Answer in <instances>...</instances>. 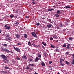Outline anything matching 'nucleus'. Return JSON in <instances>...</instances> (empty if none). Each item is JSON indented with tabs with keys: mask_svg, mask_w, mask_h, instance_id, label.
<instances>
[{
	"mask_svg": "<svg viewBox=\"0 0 74 74\" xmlns=\"http://www.w3.org/2000/svg\"><path fill=\"white\" fill-rule=\"evenodd\" d=\"M31 34L32 35V36L35 38H37L38 37V36L34 32H32L31 33Z\"/></svg>",
	"mask_w": 74,
	"mask_h": 74,
	"instance_id": "3",
	"label": "nucleus"
},
{
	"mask_svg": "<svg viewBox=\"0 0 74 74\" xmlns=\"http://www.w3.org/2000/svg\"><path fill=\"white\" fill-rule=\"evenodd\" d=\"M29 69H30V70H32V69H33V68H32L31 67H29Z\"/></svg>",
	"mask_w": 74,
	"mask_h": 74,
	"instance_id": "47",
	"label": "nucleus"
},
{
	"mask_svg": "<svg viewBox=\"0 0 74 74\" xmlns=\"http://www.w3.org/2000/svg\"><path fill=\"white\" fill-rule=\"evenodd\" d=\"M38 56L40 58H41V54H39L38 55Z\"/></svg>",
	"mask_w": 74,
	"mask_h": 74,
	"instance_id": "39",
	"label": "nucleus"
},
{
	"mask_svg": "<svg viewBox=\"0 0 74 74\" xmlns=\"http://www.w3.org/2000/svg\"><path fill=\"white\" fill-rule=\"evenodd\" d=\"M28 45L29 46V47H31L32 46V45L30 41L28 43Z\"/></svg>",
	"mask_w": 74,
	"mask_h": 74,
	"instance_id": "9",
	"label": "nucleus"
},
{
	"mask_svg": "<svg viewBox=\"0 0 74 74\" xmlns=\"http://www.w3.org/2000/svg\"><path fill=\"white\" fill-rule=\"evenodd\" d=\"M52 62L51 61H50L49 62V63L50 64H51Z\"/></svg>",
	"mask_w": 74,
	"mask_h": 74,
	"instance_id": "43",
	"label": "nucleus"
},
{
	"mask_svg": "<svg viewBox=\"0 0 74 74\" xmlns=\"http://www.w3.org/2000/svg\"><path fill=\"white\" fill-rule=\"evenodd\" d=\"M20 36V35H17L16 36V37H17V39H19V37Z\"/></svg>",
	"mask_w": 74,
	"mask_h": 74,
	"instance_id": "25",
	"label": "nucleus"
},
{
	"mask_svg": "<svg viewBox=\"0 0 74 74\" xmlns=\"http://www.w3.org/2000/svg\"><path fill=\"white\" fill-rule=\"evenodd\" d=\"M71 8V7H70V6H65V8Z\"/></svg>",
	"mask_w": 74,
	"mask_h": 74,
	"instance_id": "34",
	"label": "nucleus"
},
{
	"mask_svg": "<svg viewBox=\"0 0 74 74\" xmlns=\"http://www.w3.org/2000/svg\"><path fill=\"white\" fill-rule=\"evenodd\" d=\"M34 47H35L36 48H39V47H40V46L39 45H35V46H34Z\"/></svg>",
	"mask_w": 74,
	"mask_h": 74,
	"instance_id": "13",
	"label": "nucleus"
},
{
	"mask_svg": "<svg viewBox=\"0 0 74 74\" xmlns=\"http://www.w3.org/2000/svg\"><path fill=\"white\" fill-rule=\"evenodd\" d=\"M5 69H8V67H7V66H6V67H5Z\"/></svg>",
	"mask_w": 74,
	"mask_h": 74,
	"instance_id": "62",
	"label": "nucleus"
},
{
	"mask_svg": "<svg viewBox=\"0 0 74 74\" xmlns=\"http://www.w3.org/2000/svg\"><path fill=\"white\" fill-rule=\"evenodd\" d=\"M57 74H60V73L59 72H58V73H57Z\"/></svg>",
	"mask_w": 74,
	"mask_h": 74,
	"instance_id": "64",
	"label": "nucleus"
},
{
	"mask_svg": "<svg viewBox=\"0 0 74 74\" xmlns=\"http://www.w3.org/2000/svg\"><path fill=\"white\" fill-rule=\"evenodd\" d=\"M71 64L72 65L74 64V58L73 59V60L71 62Z\"/></svg>",
	"mask_w": 74,
	"mask_h": 74,
	"instance_id": "22",
	"label": "nucleus"
},
{
	"mask_svg": "<svg viewBox=\"0 0 74 74\" xmlns=\"http://www.w3.org/2000/svg\"><path fill=\"white\" fill-rule=\"evenodd\" d=\"M5 52H7L8 53V52H10V51L8 49H6Z\"/></svg>",
	"mask_w": 74,
	"mask_h": 74,
	"instance_id": "29",
	"label": "nucleus"
},
{
	"mask_svg": "<svg viewBox=\"0 0 74 74\" xmlns=\"http://www.w3.org/2000/svg\"><path fill=\"white\" fill-rule=\"evenodd\" d=\"M56 52H59L60 51V50L59 49H56Z\"/></svg>",
	"mask_w": 74,
	"mask_h": 74,
	"instance_id": "23",
	"label": "nucleus"
},
{
	"mask_svg": "<svg viewBox=\"0 0 74 74\" xmlns=\"http://www.w3.org/2000/svg\"><path fill=\"white\" fill-rule=\"evenodd\" d=\"M64 61V60L63 59L61 58L60 60V63H62Z\"/></svg>",
	"mask_w": 74,
	"mask_h": 74,
	"instance_id": "10",
	"label": "nucleus"
},
{
	"mask_svg": "<svg viewBox=\"0 0 74 74\" xmlns=\"http://www.w3.org/2000/svg\"><path fill=\"white\" fill-rule=\"evenodd\" d=\"M3 45L4 47H7V44H4Z\"/></svg>",
	"mask_w": 74,
	"mask_h": 74,
	"instance_id": "35",
	"label": "nucleus"
},
{
	"mask_svg": "<svg viewBox=\"0 0 74 74\" xmlns=\"http://www.w3.org/2000/svg\"><path fill=\"white\" fill-rule=\"evenodd\" d=\"M17 10L16 12V14H18V13L19 12V10Z\"/></svg>",
	"mask_w": 74,
	"mask_h": 74,
	"instance_id": "50",
	"label": "nucleus"
},
{
	"mask_svg": "<svg viewBox=\"0 0 74 74\" xmlns=\"http://www.w3.org/2000/svg\"><path fill=\"white\" fill-rule=\"evenodd\" d=\"M66 45L65 43H64L63 45V47L66 48Z\"/></svg>",
	"mask_w": 74,
	"mask_h": 74,
	"instance_id": "14",
	"label": "nucleus"
},
{
	"mask_svg": "<svg viewBox=\"0 0 74 74\" xmlns=\"http://www.w3.org/2000/svg\"><path fill=\"white\" fill-rule=\"evenodd\" d=\"M42 48L43 49H45V47L44 46H42Z\"/></svg>",
	"mask_w": 74,
	"mask_h": 74,
	"instance_id": "59",
	"label": "nucleus"
},
{
	"mask_svg": "<svg viewBox=\"0 0 74 74\" xmlns=\"http://www.w3.org/2000/svg\"><path fill=\"white\" fill-rule=\"evenodd\" d=\"M51 19H49L48 20V21L49 22H51Z\"/></svg>",
	"mask_w": 74,
	"mask_h": 74,
	"instance_id": "53",
	"label": "nucleus"
},
{
	"mask_svg": "<svg viewBox=\"0 0 74 74\" xmlns=\"http://www.w3.org/2000/svg\"><path fill=\"white\" fill-rule=\"evenodd\" d=\"M36 25L37 26H39V25H40V24L38 22V23H36Z\"/></svg>",
	"mask_w": 74,
	"mask_h": 74,
	"instance_id": "28",
	"label": "nucleus"
},
{
	"mask_svg": "<svg viewBox=\"0 0 74 74\" xmlns=\"http://www.w3.org/2000/svg\"><path fill=\"white\" fill-rule=\"evenodd\" d=\"M32 45H33V46H34L35 45V44L34 43H32Z\"/></svg>",
	"mask_w": 74,
	"mask_h": 74,
	"instance_id": "54",
	"label": "nucleus"
},
{
	"mask_svg": "<svg viewBox=\"0 0 74 74\" xmlns=\"http://www.w3.org/2000/svg\"><path fill=\"white\" fill-rule=\"evenodd\" d=\"M69 53L68 52H66V55H69Z\"/></svg>",
	"mask_w": 74,
	"mask_h": 74,
	"instance_id": "45",
	"label": "nucleus"
},
{
	"mask_svg": "<svg viewBox=\"0 0 74 74\" xmlns=\"http://www.w3.org/2000/svg\"><path fill=\"white\" fill-rule=\"evenodd\" d=\"M23 36H21V37L20 38V40H22L23 39Z\"/></svg>",
	"mask_w": 74,
	"mask_h": 74,
	"instance_id": "21",
	"label": "nucleus"
},
{
	"mask_svg": "<svg viewBox=\"0 0 74 74\" xmlns=\"http://www.w3.org/2000/svg\"><path fill=\"white\" fill-rule=\"evenodd\" d=\"M61 12V10H57V14H59Z\"/></svg>",
	"mask_w": 74,
	"mask_h": 74,
	"instance_id": "12",
	"label": "nucleus"
},
{
	"mask_svg": "<svg viewBox=\"0 0 74 74\" xmlns=\"http://www.w3.org/2000/svg\"><path fill=\"white\" fill-rule=\"evenodd\" d=\"M34 74H38V73L36 72H35L34 73Z\"/></svg>",
	"mask_w": 74,
	"mask_h": 74,
	"instance_id": "55",
	"label": "nucleus"
},
{
	"mask_svg": "<svg viewBox=\"0 0 74 74\" xmlns=\"http://www.w3.org/2000/svg\"><path fill=\"white\" fill-rule=\"evenodd\" d=\"M44 45V46H46V43H45Z\"/></svg>",
	"mask_w": 74,
	"mask_h": 74,
	"instance_id": "61",
	"label": "nucleus"
},
{
	"mask_svg": "<svg viewBox=\"0 0 74 74\" xmlns=\"http://www.w3.org/2000/svg\"><path fill=\"white\" fill-rule=\"evenodd\" d=\"M14 15H12V14H11L10 15V17L11 18H12L14 17Z\"/></svg>",
	"mask_w": 74,
	"mask_h": 74,
	"instance_id": "31",
	"label": "nucleus"
},
{
	"mask_svg": "<svg viewBox=\"0 0 74 74\" xmlns=\"http://www.w3.org/2000/svg\"><path fill=\"white\" fill-rule=\"evenodd\" d=\"M69 39L70 40H72V39H73V38H72L71 37H69Z\"/></svg>",
	"mask_w": 74,
	"mask_h": 74,
	"instance_id": "51",
	"label": "nucleus"
},
{
	"mask_svg": "<svg viewBox=\"0 0 74 74\" xmlns=\"http://www.w3.org/2000/svg\"><path fill=\"white\" fill-rule=\"evenodd\" d=\"M52 26V25L51 24H49V25H47V27L48 28H50L51 27V26Z\"/></svg>",
	"mask_w": 74,
	"mask_h": 74,
	"instance_id": "8",
	"label": "nucleus"
},
{
	"mask_svg": "<svg viewBox=\"0 0 74 74\" xmlns=\"http://www.w3.org/2000/svg\"><path fill=\"white\" fill-rule=\"evenodd\" d=\"M70 44H68L66 45V49H70Z\"/></svg>",
	"mask_w": 74,
	"mask_h": 74,
	"instance_id": "5",
	"label": "nucleus"
},
{
	"mask_svg": "<svg viewBox=\"0 0 74 74\" xmlns=\"http://www.w3.org/2000/svg\"><path fill=\"white\" fill-rule=\"evenodd\" d=\"M44 56L45 57H46L47 56V55H46V54L45 53H44Z\"/></svg>",
	"mask_w": 74,
	"mask_h": 74,
	"instance_id": "44",
	"label": "nucleus"
},
{
	"mask_svg": "<svg viewBox=\"0 0 74 74\" xmlns=\"http://www.w3.org/2000/svg\"><path fill=\"white\" fill-rule=\"evenodd\" d=\"M16 23L17 25H18L19 24V22H18V21H16Z\"/></svg>",
	"mask_w": 74,
	"mask_h": 74,
	"instance_id": "32",
	"label": "nucleus"
},
{
	"mask_svg": "<svg viewBox=\"0 0 74 74\" xmlns=\"http://www.w3.org/2000/svg\"><path fill=\"white\" fill-rule=\"evenodd\" d=\"M59 26L60 27H63V25H62V23H60V24Z\"/></svg>",
	"mask_w": 74,
	"mask_h": 74,
	"instance_id": "20",
	"label": "nucleus"
},
{
	"mask_svg": "<svg viewBox=\"0 0 74 74\" xmlns=\"http://www.w3.org/2000/svg\"><path fill=\"white\" fill-rule=\"evenodd\" d=\"M10 52L11 53L12 55L14 54V53L11 50L10 51Z\"/></svg>",
	"mask_w": 74,
	"mask_h": 74,
	"instance_id": "33",
	"label": "nucleus"
},
{
	"mask_svg": "<svg viewBox=\"0 0 74 74\" xmlns=\"http://www.w3.org/2000/svg\"><path fill=\"white\" fill-rule=\"evenodd\" d=\"M72 34H74V31L72 32Z\"/></svg>",
	"mask_w": 74,
	"mask_h": 74,
	"instance_id": "60",
	"label": "nucleus"
},
{
	"mask_svg": "<svg viewBox=\"0 0 74 74\" xmlns=\"http://www.w3.org/2000/svg\"><path fill=\"white\" fill-rule=\"evenodd\" d=\"M40 60V58L38 57L37 56L36 57V59H35V62H38V60Z\"/></svg>",
	"mask_w": 74,
	"mask_h": 74,
	"instance_id": "4",
	"label": "nucleus"
},
{
	"mask_svg": "<svg viewBox=\"0 0 74 74\" xmlns=\"http://www.w3.org/2000/svg\"><path fill=\"white\" fill-rule=\"evenodd\" d=\"M53 37L55 39H57L58 38V37L57 36H56L55 35H54L53 36Z\"/></svg>",
	"mask_w": 74,
	"mask_h": 74,
	"instance_id": "15",
	"label": "nucleus"
},
{
	"mask_svg": "<svg viewBox=\"0 0 74 74\" xmlns=\"http://www.w3.org/2000/svg\"><path fill=\"white\" fill-rule=\"evenodd\" d=\"M53 42H56V41L55 40H53Z\"/></svg>",
	"mask_w": 74,
	"mask_h": 74,
	"instance_id": "57",
	"label": "nucleus"
},
{
	"mask_svg": "<svg viewBox=\"0 0 74 74\" xmlns=\"http://www.w3.org/2000/svg\"><path fill=\"white\" fill-rule=\"evenodd\" d=\"M42 44H43V45H44V44H45V43H44V42H42Z\"/></svg>",
	"mask_w": 74,
	"mask_h": 74,
	"instance_id": "63",
	"label": "nucleus"
},
{
	"mask_svg": "<svg viewBox=\"0 0 74 74\" xmlns=\"http://www.w3.org/2000/svg\"><path fill=\"white\" fill-rule=\"evenodd\" d=\"M32 3H33V4H35L36 3V1H35L34 0H33L32 1Z\"/></svg>",
	"mask_w": 74,
	"mask_h": 74,
	"instance_id": "16",
	"label": "nucleus"
},
{
	"mask_svg": "<svg viewBox=\"0 0 74 74\" xmlns=\"http://www.w3.org/2000/svg\"><path fill=\"white\" fill-rule=\"evenodd\" d=\"M21 45V44L19 43H18L17 44V45Z\"/></svg>",
	"mask_w": 74,
	"mask_h": 74,
	"instance_id": "46",
	"label": "nucleus"
},
{
	"mask_svg": "<svg viewBox=\"0 0 74 74\" xmlns=\"http://www.w3.org/2000/svg\"><path fill=\"white\" fill-rule=\"evenodd\" d=\"M16 59H17V60H20L21 58H20L19 57H17V58Z\"/></svg>",
	"mask_w": 74,
	"mask_h": 74,
	"instance_id": "42",
	"label": "nucleus"
},
{
	"mask_svg": "<svg viewBox=\"0 0 74 74\" xmlns=\"http://www.w3.org/2000/svg\"><path fill=\"white\" fill-rule=\"evenodd\" d=\"M53 10V9H48V10L49 11H51Z\"/></svg>",
	"mask_w": 74,
	"mask_h": 74,
	"instance_id": "27",
	"label": "nucleus"
},
{
	"mask_svg": "<svg viewBox=\"0 0 74 74\" xmlns=\"http://www.w3.org/2000/svg\"><path fill=\"white\" fill-rule=\"evenodd\" d=\"M41 65L43 66H45V65L44 62H41Z\"/></svg>",
	"mask_w": 74,
	"mask_h": 74,
	"instance_id": "19",
	"label": "nucleus"
},
{
	"mask_svg": "<svg viewBox=\"0 0 74 74\" xmlns=\"http://www.w3.org/2000/svg\"><path fill=\"white\" fill-rule=\"evenodd\" d=\"M36 65H34L33 64H29V67H30V66H34V67H36Z\"/></svg>",
	"mask_w": 74,
	"mask_h": 74,
	"instance_id": "7",
	"label": "nucleus"
},
{
	"mask_svg": "<svg viewBox=\"0 0 74 74\" xmlns=\"http://www.w3.org/2000/svg\"><path fill=\"white\" fill-rule=\"evenodd\" d=\"M1 31H2V30L1 29H0V33H1Z\"/></svg>",
	"mask_w": 74,
	"mask_h": 74,
	"instance_id": "56",
	"label": "nucleus"
},
{
	"mask_svg": "<svg viewBox=\"0 0 74 74\" xmlns=\"http://www.w3.org/2000/svg\"><path fill=\"white\" fill-rule=\"evenodd\" d=\"M14 18H15V19H17V15L15 16H14Z\"/></svg>",
	"mask_w": 74,
	"mask_h": 74,
	"instance_id": "36",
	"label": "nucleus"
},
{
	"mask_svg": "<svg viewBox=\"0 0 74 74\" xmlns=\"http://www.w3.org/2000/svg\"><path fill=\"white\" fill-rule=\"evenodd\" d=\"M4 27H6V29H10V27H8V26H7V25H5Z\"/></svg>",
	"mask_w": 74,
	"mask_h": 74,
	"instance_id": "11",
	"label": "nucleus"
},
{
	"mask_svg": "<svg viewBox=\"0 0 74 74\" xmlns=\"http://www.w3.org/2000/svg\"><path fill=\"white\" fill-rule=\"evenodd\" d=\"M50 40H53V38L52 37H51L50 38Z\"/></svg>",
	"mask_w": 74,
	"mask_h": 74,
	"instance_id": "40",
	"label": "nucleus"
},
{
	"mask_svg": "<svg viewBox=\"0 0 74 74\" xmlns=\"http://www.w3.org/2000/svg\"><path fill=\"white\" fill-rule=\"evenodd\" d=\"M2 50H3V51H5V50H6V49H4V48H2Z\"/></svg>",
	"mask_w": 74,
	"mask_h": 74,
	"instance_id": "37",
	"label": "nucleus"
},
{
	"mask_svg": "<svg viewBox=\"0 0 74 74\" xmlns=\"http://www.w3.org/2000/svg\"><path fill=\"white\" fill-rule=\"evenodd\" d=\"M11 39L12 38L10 37V41H11Z\"/></svg>",
	"mask_w": 74,
	"mask_h": 74,
	"instance_id": "58",
	"label": "nucleus"
},
{
	"mask_svg": "<svg viewBox=\"0 0 74 74\" xmlns=\"http://www.w3.org/2000/svg\"><path fill=\"white\" fill-rule=\"evenodd\" d=\"M51 47L52 48H55V45H53L51 44Z\"/></svg>",
	"mask_w": 74,
	"mask_h": 74,
	"instance_id": "17",
	"label": "nucleus"
},
{
	"mask_svg": "<svg viewBox=\"0 0 74 74\" xmlns=\"http://www.w3.org/2000/svg\"><path fill=\"white\" fill-rule=\"evenodd\" d=\"M1 57L2 58V59L4 60V63H7V62H8V60H7V57L4 55H1Z\"/></svg>",
	"mask_w": 74,
	"mask_h": 74,
	"instance_id": "1",
	"label": "nucleus"
},
{
	"mask_svg": "<svg viewBox=\"0 0 74 74\" xmlns=\"http://www.w3.org/2000/svg\"><path fill=\"white\" fill-rule=\"evenodd\" d=\"M29 67H28V66H27V67H26L25 68V69H27V70H28V69H29Z\"/></svg>",
	"mask_w": 74,
	"mask_h": 74,
	"instance_id": "30",
	"label": "nucleus"
},
{
	"mask_svg": "<svg viewBox=\"0 0 74 74\" xmlns=\"http://www.w3.org/2000/svg\"><path fill=\"white\" fill-rule=\"evenodd\" d=\"M25 18L27 19H28L29 18V17L27 16H25Z\"/></svg>",
	"mask_w": 74,
	"mask_h": 74,
	"instance_id": "49",
	"label": "nucleus"
},
{
	"mask_svg": "<svg viewBox=\"0 0 74 74\" xmlns=\"http://www.w3.org/2000/svg\"><path fill=\"white\" fill-rule=\"evenodd\" d=\"M65 62L67 64V65H69V62H68V61H65Z\"/></svg>",
	"mask_w": 74,
	"mask_h": 74,
	"instance_id": "24",
	"label": "nucleus"
},
{
	"mask_svg": "<svg viewBox=\"0 0 74 74\" xmlns=\"http://www.w3.org/2000/svg\"><path fill=\"white\" fill-rule=\"evenodd\" d=\"M55 16L56 17H59V15H58V14H56L55 15Z\"/></svg>",
	"mask_w": 74,
	"mask_h": 74,
	"instance_id": "26",
	"label": "nucleus"
},
{
	"mask_svg": "<svg viewBox=\"0 0 74 74\" xmlns=\"http://www.w3.org/2000/svg\"><path fill=\"white\" fill-rule=\"evenodd\" d=\"M60 65L61 66H64L65 64H64L63 63H61L60 64Z\"/></svg>",
	"mask_w": 74,
	"mask_h": 74,
	"instance_id": "41",
	"label": "nucleus"
},
{
	"mask_svg": "<svg viewBox=\"0 0 74 74\" xmlns=\"http://www.w3.org/2000/svg\"><path fill=\"white\" fill-rule=\"evenodd\" d=\"M24 38L26 39L27 38V35L26 34H24Z\"/></svg>",
	"mask_w": 74,
	"mask_h": 74,
	"instance_id": "18",
	"label": "nucleus"
},
{
	"mask_svg": "<svg viewBox=\"0 0 74 74\" xmlns=\"http://www.w3.org/2000/svg\"><path fill=\"white\" fill-rule=\"evenodd\" d=\"M6 38H8V40H10V37L7 36Z\"/></svg>",
	"mask_w": 74,
	"mask_h": 74,
	"instance_id": "48",
	"label": "nucleus"
},
{
	"mask_svg": "<svg viewBox=\"0 0 74 74\" xmlns=\"http://www.w3.org/2000/svg\"><path fill=\"white\" fill-rule=\"evenodd\" d=\"M22 58L24 60L27 59V58H26V55L24 54L23 56H22Z\"/></svg>",
	"mask_w": 74,
	"mask_h": 74,
	"instance_id": "6",
	"label": "nucleus"
},
{
	"mask_svg": "<svg viewBox=\"0 0 74 74\" xmlns=\"http://www.w3.org/2000/svg\"><path fill=\"white\" fill-rule=\"evenodd\" d=\"M13 48L16 51L18 52H19L20 51V49L16 47V48L15 47L13 46Z\"/></svg>",
	"mask_w": 74,
	"mask_h": 74,
	"instance_id": "2",
	"label": "nucleus"
},
{
	"mask_svg": "<svg viewBox=\"0 0 74 74\" xmlns=\"http://www.w3.org/2000/svg\"><path fill=\"white\" fill-rule=\"evenodd\" d=\"M20 18V16L17 17V19H19Z\"/></svg>",
	"mask_w": 74,
	"mask_h": 74,
	"instance_id": "52",
	"label": "nucleus"
},
{
	"mask_svg": "<svg viewBox=\"0 0 74 74\" xmlns=\"http://www.w3.org/2000/svg\"><path fill=\"white\" fill-rule=\"evenodd\" d=\"M33 60V59L32 58H30V59H29V61L30 62H32V61Z\"/></svg>",
	"mask_w": 74,
	"mask_h": 74,
	"instance_id": "38",
	"label": "nucleus"
}]
</instances>
